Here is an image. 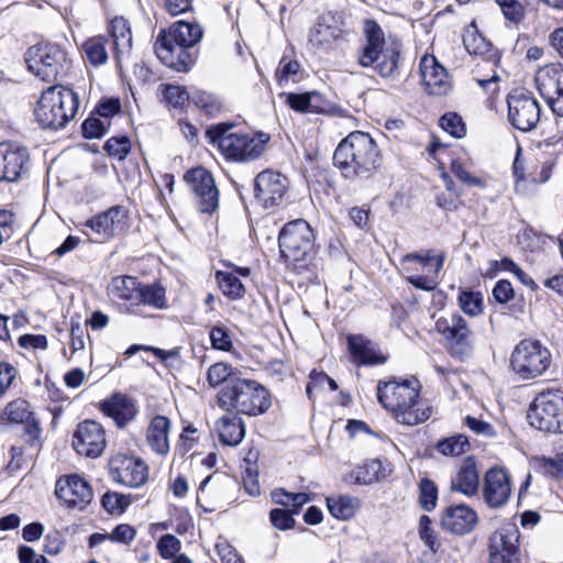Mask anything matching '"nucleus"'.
I'll list each match as a JSON object with an SVG mask.
<instances>
[{"instance_id":"obj_1","label":"nucleus","mask_w":563,"mask_h":563,"mask_svg":"<svg viewBox=\"0 0 563 563\" xmlns=\"http://www.w3.org/2000/svg\"><path fill=\"white\" fill-rule=\"evenodd\" d=\"M420 388V383L416 378L378 382L377 399L397 422L416 426L431 416V408L419 398Z\"/></svg>"},{"instance_id":"obj_2","label":"nucleus","mask_w":563,"mask_h":563,"mask_svg":"<svg viewBox=\"0 0 563 563\" xmlns=\"http://www.w3.org/2000/svg\"><path fill=\"white\" fill-rule=\"evenodd\" d=\"M333 163L347 179H368L379 167L380 153L368 133L354 131L338 144Z\"/></svg>"},{"instance_id":"obj_3","label":"nucleus","mask_w":563,"mask_h":563,"mask_svg":"<svg viewBox=\"0 0 563 563\" xmlns=\"http://www.w3.org/2000/svg\"><path fill=\"white\" fill-rule=\"evenodd\" d=\"M108 296L122 311L140 317L148 316L146 308L161 310L167 307L166 290L162 285H142L129 275L113 277L108 286Z\"/></svg>"},{"instance_id":"obj_4","label":"nucleus","mask_w":563,"mask_h":563,"mask_svg":"<svg viewBox=\"0 0 563 563\" xmlns=\"http://www.w3.org/2000/svg\"><path fill=\"white\" fill-rule=\"evenodd\" d=\"M202 37V29L197 23L176 22L168 31H163L154 45L157 57L176 71H188L195 62L189 48Z\"/></svg>"},{"instance_id":"obj_5","label":"nucleus","mask_w":563,"mask_h":563,"mask_svg":"<svg viewBox=\"0 0 563 563\" xmlns=\"http://www.w3.org/2000/svg\"><path fill=\"white\" fill-rule=\"evenodd\" d=\"M366 43L358 55V63L363 67H373L383 77H391L398 69L401 53L400 42L385 34L374 21L365 23Z\"/></svg>"},{"instance_id":"obj_6","label":"nucleus","mask_w":563,"mask_h":563,"mask_svg":"<svg viewBox=\"0 0 563 563\" xmlns=\"http://www.w3.org/2000/svg\"><path fill=\"white\" fill-rule=\"evenodd\" d=\"M219 406L247 416L262 415L271 407L269 394L255 380L231 378L218 394Z\"/></svg>"},{"instance_id":"obj_7","label":"nucleus","mask_w":563,"mask_h":563,"mask_svg":"<svg viewBox=\"0 0 563 563\" xmlns=\"http://www.w3.org/2000/svg\"><path fill=\"white\" fill-rule=\"evenodd\" d=\"M231 128V124L219 123L207 130V136L211 142L218 144L219 150L227 158L244 162L255 159L263 154L265 145L269 141L268 134L229 133Z\"/></svg>"},{"instance_id":"obj_8","label":"nucleus","mask_w":563,"mask_h":563,"mask_svg":"<svg viewBox=\"0 0 563 563\" xmlns=\"http://www.w3.org/2000/svg\"><path fill=\"white\" fill-rule=\"evenodd\" d=\"M78 107V97L71 89L51 86L37 102L35 118L43 129L58 130L75 118Z\"/></svg>"},{"instance_id":"obj_9","label":"nucleus","mask_w":563,"mask_h":563,"mask_svg":"<svg viewBox=\"0 0 563 563\" xmlns=\"http://www.w3.org/2000/svg\"><path fill=\"white\" fill-rule=\"evenodd\" d=\"M444 264V255L433 250L412 252L399 258L398 268L407 282L418 289L432 291L439 285V273Z\"/></svg>"},{"instance_id":"obj_10","label":"nucleus","mask_w":563,"mask_h":563,"mask_svg":"<svg viewBox=\"0 0 563 563\" xmlns=\"http://www.w3.org/2000/svg\"><path fill=\"white\" fill-rule=\"evenodd\" d=\"M528 419L540 431L563 433V387L541 390L530 405Z\"/></svg>"},{"instance_id":"obj_11","label":"nucleus","mask_w":563,"mask_h":563,"mask_svg":"<svg viewBox=\"0 0 563 563\" xmlns=\"http://www.w3.org/2000/svg\"><path fill=\"white\" fill-rule=\"evenodd\" d=\"M552 354L539 340L523 339L512 350L510 367L521 379L542 376L551 366Z\"/></svg>"},{"instance_id":"obj_12","label":"nucleus","mask_w":563,"mask_h":563,"mask_svg":"<svg viewBox=\"0 0 563 563\" xmlns=\"http://www.w3.org/2000/svg\"><path fill=\"white\" fill-rule=\"evenodd\" d=\"M313 241V231L303 219L286 223L278 236L279 251L285 263L297 268V264L305 262L311 253Z\"/></svg>"},{"instance_id":"obj_13","label":"nucleus","mask_w":563,"mask_h":563,"mask_svg":"<svg viewBox=\"0 0 563 563\" xmlns=\"http://www.w3.org/2000/svg\"><path fill=\"white\" fill-rule=\"evenodd\" d=\"M434 329L453 357L460 360L471 355L474 346V333L467 321L456 312L435 317Z\"/></svg>"},{"instance_id":"obj_14","label":"nucleus","mask_w":563,"mask_h":563,"mask_svg":"<svg viewBox=\"0 0 563 563\" xmlns=\"http://www.w3.org/2000/svg\"><path fill=\"white\" fill-rule=\"evenodd\" d=\"M25 63L35 77L43 81H54L66 68L67 54L57 44L38 43L26 51Z\"/></svg>"},{"instance_id":"obj_15","label":"nucleus","mask_w":563,"mask_h":563,"mask_svg":"<svg viewBox=\"0 0 563 563\" xmlns=\"http://www.w3.org/2000/svg\"><path fill=\"white\" fill-rule=\"evenodd\" d=\"M519 529L515 522H503L489 537L490 563H521L519 559Z\"/></svg>"},{"instance_id":"obj_16","label":"nucleus","mask_w":563,"mask_h":563,"mask_svg":"<svg viewBox=\"0 0 563 563\" xmlns=\"http://www.w3.org/2000/svg\"><path fill=\"white\" fill-rule=\"evenodd\" d=\"M508 119L512 126L527 132L536 128L540 120L538 101L525 91L515 90L508 96Z\"/></svg>"},{"instance_id":"obj_17","label":"nucleus","mask_w":563,"mask_h":563,"mask_svg":"<svg viewBox=\"0 0 563 563\" xmlns=\"http://www.w3.org/2000/svg\"><path fill=\"white\" fill-rule=\"evenodd\" d=\"M110 474L114 482L129 488H137L147 481L148 467L139 457L118 453L110 460Z\"/></svg>"},{"instance_id":"obj_18","label":"nucleus","mask_w":563,"mask_h":563,"mask_svg":"<svg viewBox=\"0 0 563 563\" xmlns=\"http://www.w3.org/2000/svg\"><path fill=\"white\" fill-rule=\"evenodd\" d=\"M536 81L540 95L553 113L563 115V66L551 64L541 68Z\"/></svg>"},{"instance_id":"obj_19","label":"nucleus","mask_w":563,"mask_h":563,"mask_svg":"<svg viewBox=\"0 0 563 563\" xmlns=\"http://www.w3.org/2000/svg\"><path fill=\"white\" fill-rule=\"evenodd\" d=\"M185 180L196 195L200 211L213 212L219 203V192L211 173L203 167L192 168L186 173Z\"/></svg>"},{"instance_id":"obj_20","label":"nucleus","mask_w":563,"mask_h":563,"mask_svg":"<svg viewBox=\"0 0 563 563\" xmlns=\"http://www.w3.org/2000/svg\"><path fill=\"white\" fill-rule=\"evenodd\" d=\"M464 45L470 54L476 56H487L483 62L484 65L477 64L476 69L473 71V79L478 84V86L484 89L487 93L494 95L498 90L499 76L496 74L494 69L490 70L488 75H482L481 69L492 63L494 66L496 64V53L493 51L489 43H487L483 37H472L465 38Z\"/></svg>"},{"instance_id":"obj_21","label":"nucleus","mask_w":563,"mask_h":563,"mask_svg":"<svg viewBox=\"0 0 563 563\" xmlns=\"http://www.w3.org/2000/svg\"><path fill=\"white\" fill-rule=\"evenodd\" d=\"M126 219V210L123 207L115 206L95 216L85 225L95 233V238H91L92 241L106 242L125 231Z\"/></svg>"},{"instance_id":"obj_22","label":"nucleus","mask_w":563,"mask_h":563,"mask_svg":"<svg viewBox=\"0 0 563 563\" xmlns=\"http://www.w3.org/2000/svg\"><path fill=\"white\" fill-rule=\"evenodd\" d=\"M255 197L266 209L278 206L288 189L287 178L278 172L263 170L255 178Z\"/></svg>"},{"instance_id":"obj_23","label":"nucleus","mask_w":563,"mask_h":563,"mask_svg":"<svg viewBox=\"0 0 563 563\" xmlns=\"http://www.w3.org/2000/svg\"><path fill=\"white\" fill-rule=\"evenodd\" d=\"M76 452L87 457L100 456L106 448L104 430L98 422L86 420L78 424L73 440Z\"/></svg>"},{"instance_id":"obj_24","label":"nucleus","mask_w":563,"mask_h":563,"mask_svg":"<svg viewBox=\"0 0 563 563\" xmlns=\"http://www.w3.org/2000/svg\"><path fill=\"white\" fill-rule=\"evenodd\" d=\"M29 169L27 150L13 142L0 143V181H15Z\"/></svg>"},{"instance_id":"obj_25","label":"nucleus","mask_w":563,"mask_h":563,"mask_svg":"<svg viewBox=\"0 0 563 563\" xmlns=\"http://www.w3.org/2000/svg\"><path fill=\"white\" fill-rule=\"evenodd\" d=\"M421 84L431 96L446 95L452 88L446 69L432 55H424L420 60Z\"/></svg>"},{"instance_id":"obj_26","label":"nucleus","mask_w":563,"mask_h":563,"mask_svg":"<svg viewBox=\"0 0 563 563\" xmlns=\"http://www.w3.org/2000/svg\"><path fill=\"white\" fill-rule=\"evenodd\" d=\"M343 31L334 18L330 14L322 15L318 23L310 30L309 44L319 51L328 52L341 41Z\"/></svg>"},{"instance_id":"obj_27","label":"nucleus","mask_w":563,"mask_h":563,"mask_svg":"<svg viewBox=\"0 0 563 563\" xmlns=\"http://www.w3.org/2000/svg\"><path fill=\"white\" fill-rule=\"evenodd\" d=\"M440 523L442 529L453 534L463 536L475 528L477 515L467 506H451L443 511Z\"/></svg>"},{"instance_id":"obj_28","label":"nucleus","mask_w":563,"mask_h":563,"mask_svg":"<svg viewBox=\"0 0 563 563\" xmlns=\"http://www.w3.org/2000/svg\"><path fill=\"white\" fill-rule=\"evenodd\" d=\"M347 345L351 358L357 365H378L387 361L377 345L363 335H349Z\"/></svg>"},{"instance_id":"obj_29","label":"nucleus","mask_w":563,"mask_h":563,"mask_svg":"<svg viewBox=\"0 0 563 563\" xmlns=\"http://www.w3.org/2000/svg\"><path fill=\"white\" fill-rule=\"evenodd\" d=\"M479 475L474 457H466L451 479V488L455 493H477Z\"/></svg>"},{"instance_id":"obj_30","label":"nucleus","mask_w":563,"mask_h":563,"mask_svg":"<svg viewBox=\"0 0 563 563\" xmlns=\"http://www.w3.org/2000/svg\"><path fill=\"white\" fill-rule=\"evenodd\" d=\"M216 432L223 445L235 446L245 437L242 419L235 415H225L216 422Z\"/></svg>"},{"instance_id":"obj_31","label":"nucleus","mask_w":563,"mask_h":563,"mask_svg":"<svg viewBox=\"0 0 563 563\" xmlns=\"http://www.w3.org/2000/svg\"><path fill=\"white\" fill-rule=\"evenodd\" d=\"M389 472V466L385 465L380 460H368L350 473L349 481L351 483L371 485L385 478Z\"/></svg>"},{"instance_id":"obj_32","label":"nucleus","mask_w":563,"mask_h":563,"mask_svg":"<svg viewBox=\"0 0 563 563\" xmlns=\"http://www.w3.org/2000/svg\"><path fill=\"white\" fill-rule=\"evenodd\" d=\"M169 420L164 416H156L152 419L146 440L151 449L158 455H166L169 452Z\"/></svg>"},{"instance_id":"obj_33","label":"nucleus","mask_w":563,"mask_h":563,"mask_svg":"<svg viewBox=\"0 0 563 563\" xmlns=\"http://www.w3.org/2000/svg\"><path fill=\"white\" fill-rule=\"evenodd\" d=\"M102 410L107 416L113 418L119 426L132 420L136 412L133 401L121 394H115L106 400L102 404Z\"/></svg>"},{"instance_id":"obj_34","label":"nucleus","mask_w":563,"mask_h":563,"mask_svg":"<svg viewBox=\"0 0 563 563\" xmlns=\"http://www.w3.org/2000/svg\"><path fill=\"white\" fill-rule=\"evenodd\" d=\"M110 32L113 40L115 58L120 60L121 56L130 53L132 48L130 23L122 16H115L110 23Z\"/></svg>"},{"instance_id":"obj_35","label":"nucleus","mask_w":563,"mask_h":563,"mask_svg":"<svg viewBox=\"0 0 563 563\" xmlns=\"http://www.w3.org/2000/svg\"><path fill=\"white\" fill-rule=\"evenodd\" d=\"M360 506L361 501L354 495H328L327 497L329 512L339 520L352 518Z\"/></svg>"},{"instance_id":"obj_36","label":"nucleus","mask_w":563,"mask_h":563,"mask_svg":"<svg viewBox=\"0 0 563 563\" xmlns=\"http://www.w3.org/2000/svg\"><path fill=\"white\" fill-rule=\"evenodd\" d=\"M108 40L104 36H93L84 42L81 46L84 58L92 66H101L107 63Z\"/></svg>"},{"instance_id":"obj_37","label":"nucleus","mask_w":563,"mask_h":563,"mask_svg":"<svg viewBox=\"0 0 563 563\" xmlns=\"http://www.w3.org/2000/svg\"><path fill=\"white\" fill-rule=\"evenodd\" d=\"M216 279L220 290L228 298L238 300L244 297L245 287L234 272L218 271Z\"/></svg>"},{"instance_id":"obj_38","label":"nucleus","mask_w":563,"mask_h":563,"mask_svg":"<svg viewBox=\"0 0 563 563\" xmlns=\"http://www.w3.org/2000/svg\"><path fill=\"white\" fill-rule=\"evenodd\" d=\"M67 490L68 493H91L93 490V487L84 475L71 473L62 475L56 481L54 493H65Z\"/></svg>"},{"instance_id":"obj_39","label":"nucleus","mask_w":563,"mask_h":563,"mask_svg":"<svg viewBox=\"0 0 563 563\" xmlns=\"http://www.w3.org/2000/svg\"><path fill=\"white\" fill-rule=\"evenodd\" d=\"M510 478L504 467H492L485 475L484 493H510Z\"/></svg>"},{"instance_id":"obj_40","label":"nucleus","mask_w":563,"mask_h":563,"mask_svg":"<svg viewBox=\"0 0 563 563\" xmlns=\"http://www.w3.org/2000/svg\"><path fill=\"white\" fill-rule=\"evenodd\" d=\"M30 406L24 399H15L9 402L1 413V421L8 423H24L31 418Z\"/></svg>"},{"instance_id":"obj_41","label":"nucleus","mask_w":563,"mask_h":563,"mask_svg":"<svg viewBox=\"0 0 563 563\" xmlns=\"http://www.w3.org/2000/svg\"><path fill=\"white\" fill-rule=\"evenodd\" d=\"M457 303L467 316L477 317L483 313V296L478 291L462 290Z\"/></svg>"},{"instance_id":"obj_42","label":"nucleus","mask_w":563,"mask_h":563,"mask_svg":"<svg viewBox=\"0 0 563 563\" xmlns=\"http://www.w3.org/2000/svg\"><path fill=\"white\" fill-rule=\"evenodd\" d=\"M504 18L514 24H519L526 16V7L519 0H495Z\"/></svg>"},{"instance_id":"obj_43","label":"nucleus","mask_w":563,"mask_h":563,"mask_svg":"<svg viewBox=\"0 0 563 563\" xmlns=\"http://www.w3.org/2000/svg\"><path fill=\"white\" fill-rule=\"evenodd\" d=\"M418 534L420 540L426 547H428L433 553H435L440 547L438 542L437 531L432 527L431 519L423 515L419 519Z\"/></svg>"},{"instance_id":"obj_44","label":"nucleus","mask_w":563,"mask_h":563,"mask_svg":"<svg viewBox=\"0 0 563 563\" xmlns=\"http://www.w3.org/2000/svg\"><path fill=\"white\" fill-rule=\"evenodd\" d=\"M437 448L443 455L455 456L467 450L468 441L465 435L457 434L440 441Z\"/></svg>"},{"instance_id":"obj_45","label":"nucleus","mask_w":563,"mask_h":563,"mask_svg":"<svg viewBox=\"0 0 563 563\" xmlns=\"http://www.w3.org/2000/svg\"><path fill=\"white\" fill-rule=\"evenodd\" d=\"M234 376L233 369L230 365L219 362L212 364L207 372V380L211 387H217L222 383H228Z\"/></svg>"},{"instance_id":"obj_46","label":"nucleus","mask_w":563,"mask_h":563,"mask_svg":"<svg viewBox=\"0 0 563 563\" xmlns=\"http://www.w3.org/2000/svg\"><path fill=\"white\" fill-rule=\"evenodd\" d=\"M163 96L165 101L174 108H183L189 101V93L178 85H164Z\"/></svg>"},{"instance_id":"obj_47","label":"nucleus","mask_w":563,"mask_h":563,"mask_svg":"<svg viewBox=\"0 0 563 563\" xmlns=\"http://www.w3.org/2000/svg\"><path fill=\"white\" fill-rule=\"evenodd\" d=\"M317 96L314 92L306 93H285L286 103L297 112H314V108L311 104V99Z\"/></svg>"},{"instance_id":"obj_48","label":"nucleus","mask_w":563,"mask_h":563,"mask_svg":"<svg viewBox=\"0 0 563 563\" xmlns=\"http://www.w3.org/2000/svg\"><path fill=\"white\" fill-rule=\"evenodd\" d=\"M101 504L111 515H121L131 504V495H102Z\"/></svg>"},{"instance_id":"obj_49","label":"nucleus","mask_w":563,"mask_h":563,"mask_svg":"<svg viewBox=\"0 0 563 563\" xmlns=\"http://www.w3.org/2000/svg\"><path fill=\"white\" fill-rule=\"evenodd\" d=\"M211 346L216 350L229 352L233 347V343L229 331L222 325H214L209 331Z\"/></svg>"},{"instance_id":"obj_50","label":"nucleus","mask_w":563,"mask_h":563,"mask_svg":"<svg viewBox=\"0 0 563 563\" xmlns=\"http://www.w3.org/2000/svg\"><path fill=\"white\" fill-rule=\"evenodd\" d=\"M131 143L129 137H111L104 144V151L112 157L122 161L130 152Z\"/></svg>"},{"instance_id":"obj_51","label":"nucleus","mask_w":563,"mask_h":563,"mask_svg":"<svg viewBox=\"0 0 563 563\" xmlns=\"http://www.w3.org/2000/svg\"><path fill=\"white\" fill-rule=\"evenodd\" d=\"M440 126L454 137L465 135V124L462 118L456 113H446L440 119Z\"/></svg>"},{"instance_id":"obj_52","label":"nucleus","mask_w":563,"mask_h":563,"mask_svg":"<svg viewBox=\"0 0 563 563\" xmlns=\"http://www.w3.org/2000/svg\"><path fill=\"white\" fill-rule=\"evenodd\" d=\"M181 549V543L177 537L167 533L159 538L157 541V550L163 559L169 560L177 555Z\"/></svg>"},{"instance_id":"obj_53","label":"nucleus","mask_w":563,"mask_h":563,"mask_svg":"<svg viewBox=\"0 0 563 563\" xmlns=\"http://www.w3.org/2000/svg\"><path fill=\"white\" fill-rule=\"evenodd\" d=\"M451 172L463 183L470 185L483 188L485 187V181L482 178H478L476 176H473L471 173H468L462 162L459 159H454L451 163Z\"/></svg>"},{"instance_id":"obj_54","label":"nucleus","mask_w":563,"mask_h":563,"mask_svg":"<svg viewBox=\"0 0 563 563\" xmlns=\"http://www.w3.org/2000/svg\"><path fill=\"white\" fill-rule=\"evenodd\" d=\"M108 123L99 118H88L82 123V133L87 139L101 137L107 132Z\"/></svg>"},{"instance_id":"obj_55","label":"nucleus","mask_w":563,"mask_h":563,"mask_svg":"<svg viewBox=\"0 0 563 563\" xmlns=\"http://www.w3.org/2000/svg\"><path fill=\"white\" fill-rule=\"evenodd\" d=\"M18 344L25 350H46L47 338L43 334H23L19 338Z\"/></svg>"},{"instance_id":"obj_56","label":"nucleus","mask_w":563,"mask_h":563,"mask_svg":"<svg viewBox=\"0 0 563 563\" xmlns=\"http://www.w3.org/2000/svg\"><path fill=\"white\" fill-rule=\"evenodd\" d=\"M299 70V63L297 60H288L282 58L276 69V78L280 85L287 82L289 78L296 75Z\"/></svg>"},{"instance_id":"obj_57","label":"nucleus","mask_w":563,"mask_h":563,"mask_svg":"<svg viewBox=\"0 0 563 563\" xmlns=\"http://www.w3.org/2000/svg\"><path fill=\"white\" fill-rule=\"evenodd\" d=\"M16 375L18 371L13 365L0 362V397L10 388Z\"/></svg>"},{"instance_id":"obj_58","label":"nucleus","mask_w":563,"mask_h":563,"mask_svg":"<svg viewBox=\"0 0 563 563\" xmlns=\"http://www.w3.org/2000/svg\"><path fill=\"white\" fill-rule=\"evenodd\" d=\"M271 521L275 528L280 530L290 529L295 523L290 511L285 509H273L271 511Z\"/></svg>"},{"instance_id":"obj_59","label":"nucleus","mask_w":563,"mask_h":563,"mask_svg":"<svg viewBox=\"0 0 563 563\" xmlns=\"http://www.w3.org/2000/svg\"><path fill=\"white\" fill-rule=\"evenodd\" d=\"M465 424L476 434L484 435V437H495L496 432L494 427L481 419H477L475 417L467 416L465 417Z\"/></svg>"},{"instance_id":"obj_60","label":"nucleus","mask_w":563,"mask_h":563,"mask_svg":"<svg viewBox=\"0 0 563 563\" xmlns=\"http://www.w3.org/2000/svg\"><path fill=\"white\" fill-rule=\"evenodd\" d=\"M192 101L208 114H214L219 111V104L216 102L213 97L207 92L198 91L194 93Z\"/></svg>"},{"instance_id":"obj_61","label":"nucleus","mask_w":563,"mask_h":563,"mask_svg":"<svg viewBox=\"0 0 563 563\" xmlns=\"http://www.w3.org/2000/svg\"><path fill=\"white\" fill-rule=\"evenodd\" d=\"M109 534L111 541L130 544L134 540L136 531L129 525H119Z\"/></svg>"},{"instance_id":"obj_62","label":"nucleus","mask_w":563,"mask_h":563,"mask_svg":"<svg viewBox=\"0 0 563 563\" xmlns=\"http://www.w3.org/2000/svg\"><path fill=\"white\" fill-rule=\"evenodd\" d=\"M216 550L221 563H244L235 549L227 542L218 543Z\"/></svg>"},{"instance_id":"obj_63","label":"nucleus","mask_w":563,"mask_h":563,"mask_svg":"<svg viewBox=\"0 0 563 563\" xmlns=\"http://www.w3.org/2000/svg\"><path fill=\"white\" fill-rule=\"evenodd\" d=\"M514 294L510 282L506 279L498 280L493 289L494 298L500 303L508 302L514 297Z\"/></svg>"},{"instance_id":"obj_64","label":"nucleus","mask_w":563,"mask_h":563,"mask_svg":"<svg viewBox=\"0 0 563 563\" xmlns=\"http://www.w3.org/2000/svg\"><path fill=\"white\" fill-rule=\"evenodd\" d=\"M538 467L549 476H558L563 471V462L558 459L542 457L537 461Z\"/></svg>"}]
</instances>
